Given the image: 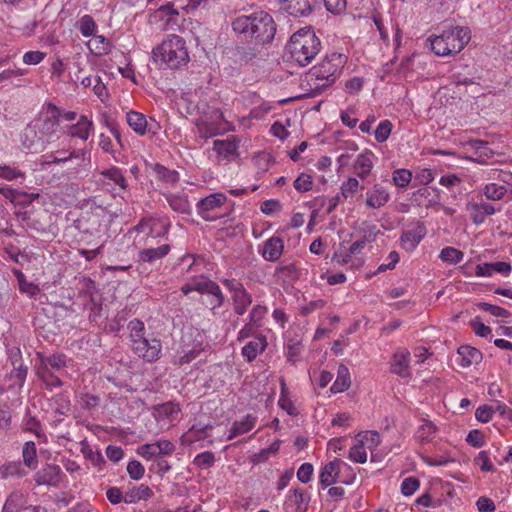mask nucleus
Listing matches in <instances>:
<instances>
[{
	"instance_id": "nucleus-14",
	"label": "nucleus",
	"mask_w": 512,
	"mask_h": 512,
	"mask_svg": "<svg viewBox=\"0 0 512 512\" xmlns=\"http://www.w3.org/2000/svg\"><path fill=\"white\" fill-rule=\"evenodd\" d=\"M427 233L424 223L417 222L413 229L404 231L401 235V246L406 251H413Z\"/></svg>"
},
{
	"instance_id": "nucleus-37",
	"label": "nucleus",
	"mask_w": 512,
	"mask_h": 512,
	"mask_svg": "<svg viewBox=\"0 0 512 512\" xmlns=\"http://www.w3.org/2000/svg\"><path fill=\"white\" fill-rule=\"evenodd\" d=\"M22 456L24 464L30 469H35L37 467V452L36 445L33 441H27L22 449Z\"/></svg>"
},
{
	"instance_id": "nucleus-21",
	"label": "nucleus",
	"mask_w": 512,
	"mask_h": 512,
	"mask_svg": "<svg viewBox=\"0 0 512 512\" xmlns=\"http://www.w3.org/2000/svg\"><path fill=\"white\" fill-rule=\"evenodd\" d=\"M267 347V340L264 335H258L254 340L249 341L242 348V355L248 362H252L256 359L258 354L264 352Z\"/></svg>"
},
{
	"instance_id": "nucleus-62",
	"label": "nucleus",
	"mask_w": 512,
	"mask_h": 512,
	"mask_svg": "<svg viewBox=\"0 0 512 512\" xmlns=\"http://www.w3.org/2000/svg\"><path fill=\"white\" fill-rule=\"evenodd\" d=\"M312 474H313L312 464L303 463L297 471V478L302 483H308L311 480Z\"/></svg>"
},
{
	"instance_id": "nucleus-23",
	"label": "nucleus",
	"mask_w": 512,
	"mask_h": 512,
	"mask_svg": "<svg viewBox=\"0 0 512 512\" xmlns=\"http://www.w3.org/2000/svg\"><path fill=\"white\" fill-rule=\"evenodd\" d=\"M238 147L239 142L234 136L213 142V149L225 159H230L231 156L235 155Z\"/></svg>"
},
{
	"instance_id": "nucleus-59",
	"label": "nucleus",
	"mask_w": 512,
	"mask_h": 512,
	"mask_svg": "<svg viewBox=\"0 0 512 512\" xmlns=\"http://www.w3.org/2000/svg\"><path fill=\"white\" fill-rule=\"evenodd\" d=\"M466 441L475 448H480L485 443L484 435L478 429L471 430L466 437Z\"/></svg>"
},
{
	"instance_id": "nucleus-60",
	"label": "nucleus",
	"mask_w": 512,
	"mask_h": 512,
	"mask_svg": "<svg viewBox=\"0 0 512 512\" xmlns=\"http://www.w3.org/2000/svg\"><path fill=\"white\" fill-rule=\"evenodd\" d=\"M493 413V406L483 405L476 409L475 417L478 421L487 423L491 420Z\"/></svg>"
},
{
	"instance_id": "nucleus-44",
	"label": "nucleus",
	"mask_w": 512,
	"mask_h": 512,
	"mask_svg": "<svg viewBox=\"0 0 512 512\" xmlns=\"http://www.w3.org/2000/svg\"><path fill=\"white\" fill-rule=\"evenodd\" d=\"M467 145L475 151L478 156L481 157H491L494 152L489 147L488 142L479 139H472L467 142Z\"/></svg>"
},
{
	"instance_id": "nucleus-6",
	"label": "nucleus",
	"mask_w": 512,
	"mask_h": 512,
	"mask_svg": "<svg viewBox=\"0 0 512 512\" xmlns=\"http://www.w3.org/2000/svg\"><path fill=\"white\" fill-rule=\"evenodd\" d=\"M155 63L169 69H179L189 62L185 40L178 35H170L152 51Z\"/></svg>"
},
{
	"instance_id": "nucleus-39",
	"label": "nucleus",
	"mask_w": 512,
	"mask_h": 512,
	"mask_svg": "<svg viewBox=\"0 0 512 512\" xmlns=\"http://www.w3.org/2000/svg\"><path fill=\"white\" fill-rule=\"evenodd\" d=\"M482 193L485 197L492 201L501 200L507 193V188L503 185L490 183L483 187Z\"/></svg>"
},
{
	"instance_id": "nucleus-58",
	"label": "nucleus",
	"mask_w": 512,
	"mask_h": 512,
	"mask_svg": "<svg viewBox=\"0 0 512 512\" xmlns=\"http://www.w3.org/2000/svg\"><path fill=\"white\" fill-rule=\"evenodd\" d=\"M157 447L159 457L170 455L175 451V445L167 439H160L154 442Z\"/></svg>"
},
{
	"instance_id": "nucleus-54",
	"label": "nucleus",
	"mask_w": 512,
	"mask_h": 512,
	"mask_svg": "<svg viewBox=\"0 0 512 512\" xmlns=\"http://www.w3.org/2000/svg\"><path fill=\"white\" fill-rule=\"evenodd\" d=\"M326 10L332 14H341L346 10L347 0H322Z\"/></svg>"
},
{
	"instance_id": "nucleus-7",
	"label": "nucleus",
	"mask_w": 512,
	"mask_h": 512,
	"mask_svg": "<svg viewBox=\"0 0 512 512\" xmlns=\"http://www.w3.org/2000/svg\"><path fill=\"white\" fill-rule=\"evenodd\" d=\"M222 283L231 292L234 312L237 315H244L252 303V295L245 289L244 285L236 279H223Z\"/></svg>"
},
{
	"instance_id": "nucleus-31",
	"label": "nucleus",
	"mask_w": 512,
	"mask_h": 512,
	"mask_svg": "<svg viewBox=\"0 0 512 512\" xmlns=\"http://www.w3.org/2000/svg\"><path fill=\"white\" fill-rule=\"evenodd\" d=\"M255 426V418L251 415H246L243 420L235 421L229 430L227 439L232 440L233 438L249 432Z\"/></svg>"
},
{
	"instance_id": "nucleus-1",
	"label": "nucleus",
	"mask_w": 512,
	"mask_h": 512,
	"mask_svg": "<svg viewBox=\"0 0 512 512\" xmlns=\"http://www.w3.org/2000/svg\"><path fill=\"white\" fill-rule=\"evenodd\" d=\"M61 110L53 103H48L37 118L23 130L21 141L25 148L42 151L50 143L59 126Z\"/></svg>"
},
{
	"instance_id": "nucleus-26",
	"label": "nucleus",
	"mask_w": 512,
	"mask_h": 512,
	"mask_svg": "<svg viewBox=\"0 0 512 512\" xmlns=\"http://www.w3.org/2000/svg\"><path fill=\"white\" fill-rule=\"evenodd\" d=\"M170 250L171 246L169 244H163L156 248L143 249L139 252L138 256L143 262L153 263L167 256Z\"/></svg>"
},
{
	"instance_id": "nucleus-30",
	"label": "nucleus",
	"mask_w": 512,
	"mask_h": 512,
	"mask_svg": "<svg viewBox=\"0 0 512 512\" xmlns=\"http://www.w3.org/2000/svg\"><path fill=\"white\" fill-rule=\"evenodd\" d=\"M350 384L351 381L349 369L343 364L339 365L337 378L330 388L331 392L334 394L341 393L347 390L350 387Z\"/></svg>"
},
{
	"instance_id": "nucleus-33",
	"label": "nucleus",
	"mask_w": 512,
	"mask_h": 512,
	"mask_svg": "<svg viewBox=\"0 0 512 512\" xmlns=\"http://www.w3.org/2000/svg\"><path fill=\"white\" fill-rule=\"evenodd\" d=\"M166 201L168 202L169 206L176 212L182 213V214H190L191 213V207L190 203L186 196L179 195V194H166L165 195Z\"/></svg>"
},
{
	"instance_id": "nucleus-2",
	"label": "nucleus",
	"mask_w": 512,
	"mask_h": 512,
	"mask_svg": "<svg viewBox=\"0 0 512 512\" xmlns=\"http://www.w3.org/2000/svg\"><path fill=\"white\" fill-rule=\"evenodd\" d=\"M231 27L243 40L258 45L270 43L276 33L273 17L263 10L235 17L231 22Z\"/></svg>"
},
{
	"instance_id": "nucleus-55",
	"label": "nucleus",
	"mask_w": 512,
	"mask_h": 512,
	"mask_svg": "<svg viewBox=\"0 0 512 512\" xmlns=\"http://www.w3.org/2000/svg\"><path fill=\"white\" fill-rule=\"evenodd\" d=\"M137 453L141 457H143L147 460H150L153 458H155V460H156V459L160 458L157 453V447H156L155 443H147V444L139 446L137 448Z\"/></svg>"
},
{
	"instance_id": "nucleus-3",
	"label": "nucleus",
	"mask_w": 512,
	"mask_h": 512,
	"mask_svg": "<svg viewBox=\"0 0 512 512\" xmlns=\"http://www.w3.org/2000/svg\"><path fill=\"white\" fill-rule=\"evenodd\" d=\"M345 62L346 58L343 54L332 53L311 68L305 77V81L310 88V94L313 96L320 94L332 85L340 76Z\"/></svg>"
},
{
	"instance_id": "nucleus-41",
	"label": "nucleus",
	"mask_w": 512,
	"mask_h": 512,
	"mask_svg": "<svg viewBox=\"0 0 512 512\" xmlns=\"http://www.w3.org/2000/svg\"><path fill=\"white\" fill-rule=\"evenodd\" d=\"M428 41H430L432 51L438 56H449L451 55V50H449L447 46V42L445 41L442 34L429 37Z\"/></svg>"
},
{
	"instance_id": "nucleus-45",
	"label": "nucleus",
	"mask_w": 512,
	"mask_h": 512,
	"mask_svg": "<svg viewBox=\"0 0 512 512\" xmlns=\"http://www.w3.org/2000/svg\"><path fill=\"white\" fill-rule=\"evenodd\" d=\"M437 428L430 421H424L422 425L418 428L416 432V437L421 442H429L432 439V436L435 434Z\"/></svg>"
},
{
	"instance_id": "nucleus-5",
	"label": "nucleus",
	"mask_w": 512,
	"mask_h": 512,
	"mask_svg": "<svg viewBox=\"0 0 512 512\" xmlns=\"http://www.w3.org/2000/svg\"><path fill=\"white\" fill-rule=\"evenodd\" d=\"M127 328L133 352L147 362H156L162 354L160 339L153 335H146L144 323L139 319L131 320Z\"/></svg>"
},
{
	"instance_id": "nucleus-42",
	"label": "nucleus",
	"mask_w": 512,
	"mask_h": 512,
	"mask_svg": "<svg viewBox=\"0 0 512 512\" xmlns=\"http://www.w3.org/2000/svg\"><path fill=\"white\" fill-rule=\"evenodd\" d=\"M84 37H90L94 34L97 26L94 19L90 15L82 16L76 24Z\"/></svg>"
},
{
	"instance_id": "nucleus-53",
	"label": "nucleus",
	"mask_w": 512,
	"mask_h": 512,
	"mask_svg": "<svg viewBox=\"0 0 512 512\" xmlns=\"http://www.w3.org/2000/svg\"><path fill=\"white\" fill-rule=\"evenodd\" d=\"M215 462V456L213 452L206 451L198 454L193 463L201 469H206L211 467Z\"/></svg>"
},
{
	"instance_id": "nucleus-4",
	"label": "nucleus",
	"mask_w": 512,
	"mask_h": 512,
	"mask_svg": "<svg viewBox=\"0 0 512 512\" xmlns=\"http://www.w3.org/2000/svg\"><path fill=\"white\" fill-rule=\"evenodd\" d=\"M320 49L321 41L311 27L296 31L286 46L290 59L301 67L310 64Z\"/></svg>"
},
{
	"instance_id": "nucleus-40",
	"label": "nucleus",
	"mask_w": 512,
	"mask_h": 512,
	"mask_svg": "<svg viewBox=\"0 0 512 512\" xmlns=\"http://www.w3.org/2000/svg\"><path fill=\"white\" fill-rule=\"evenodd\" d=\"M51 405L59 415H66L70 411V400L64 393L56 394L51 398Z\"/></svg>"
},
{
	"instance_id": "nucleus-49",
	"label": "nucleus",
	"mask_w": 512,
	"mask_h": 512,
	"mask_svg": "<svg viewBox=\"0 0 512 512\" xmlns=\"http://www.w3.org/2000/svg\"><path fill=\"white\" fill-rule=\"evenodd\" d=\"M477 306L480 310L489 312L495 317L508 318L511 315L508 310L487 302H479Z\"/></svg>"
},
{
	"instance_id": "nucleus-32",
	"label": "nucleus",
	"mask_w": 512,
	"mask_h": 512,
	"mask_svg": "<svg viewBox=\"0 0 512 512\" xmlns=\"http://www.w3.org/2000/svg\"><path fill=\"white\" fill-rule=\"evenodd\" d=\"M87 47L90 52L96 56L106 55L111 50L109 40L102 35L94 36L91 40L88 41Z\"/></svg>"
},
{
	"instance_id": "nucleus-47",
	"label": "nucleus",
	"mask_w": 512,
	"mask_h": 512,
	"mask_svg": "<svg viewBox=\"0 0 512 512\" xmlns=\"http://www.w3.org/2000/svg\"><path fill=\"white\" fill-rule=\"evenodd\" d=\"M372 161L369 156L360 154L356 160L357 174L361 178H365L371 171Z\"/></svg>"
},
{
	"instance_id": "nucleus-38",
	"label": "nucleus",
	"mask_w": 512,
	"mask_h": 512,
	"mask_svg": "<svg viewBox=\"0 0 512 512\" xmlns=\"http://www.w3.org/2000/svg\"><path fill=\"white\" fill-rule=\"evenodd\" d=\"M180 412L178 404L166 402L155 407V413L158 418L174 420L175 416Z\"/></svg>"
},
{
	"instance_id": "nucleus-19",
	"label": "nucleus",
	"mask_w": 512,
	"mask_h": 512,
	"mask_svg": "<svg viewBox=\"0 0 512 512\" xmlns=\"http://www.w3.org/2000/svg\"><path fill=\"white\" fill-rule=\"evenodd\" d=\"M309 498L300 489H294L286 498V512H306Z\"/></svg>"
},
{
	"instance_id": "nucleus-24",
	"label": "nucleus",
	"mask_w": 512,
	"mask_h": 512,
	"mask_svg": "<svg viewBox=\"0 0 512 512\" xmlns=\"http://www.w3.org/2000/svg\"><path fill=\"white\" fill-rule=\"evenodd\" d=\"M283 252V241L279 237L268 239L263 247L262 256L265 260L276 261Z\"/></svg>"
},
{
	"instance_id": "nucleus-15",
	"label": "nucleus",
	"mask_w": 512,
	"mask_h": 512,
	"mask_svg": "<svg viewBox=\"0 0 512 512\" xmlns=\"http://www.w3.org/2000/svg\"><path fill=\"white\" fill-rule=\"evenodd\" d=\"M466 210L469 212L472 222L476 225L484 223L488 216L493 215L496 209L491 204L481 200L480 202H468Z\"/></svg>"
},
{
	"instance_id": "nucleus-27",
	"label": "nucleus",
	"mask_w": 512,
	"mask_h": 512,
	"mask_svg": "<svg viewBox=\"0 0 512 512\" xmlns=\"http://www.w3.org/2000/svg\"><path fill=\"white\" fill-rule=\"evenodd\" d=\"M390 195L387 189L376 184L371 193L368 194L366 204L371 208H380L389 201Z\"/></svg>"
},
{
	"instance_id": "nucleus-34",
	"label": "nucleus",
	"mask_w": 512,
	"mask_h": 512,
	"mask_svg": "<svg viewBox=\"0 0 512 512\" xmlns=\"http://www.w3.org/2000/svg\"><path fill=\"white\" fill-rule=\"evenodd\" d=\"M152 495L153 491L147 485L141 484L138 487L130 489L126 493L124 496V502L132 504L140 500H147L152 497Z\"/></svg>"
},
{
	"instance_id": "nucleus-20",
	"label": "nucleus",
	"mask_w": 512,
	"mask_h": 512,
	"mask_svg": "<svg viewBox=\"0 0 512 512\" xmlns=\"http://www.w3.org/2000/svg\"><path fill=\"white\" fill-rule=\"evenodd\" d=\"M10 359L13 365L10 378L15 379L17 381L16 384L21 388L26 380L28 368L22 363L19 349L11 350Z\"/></svg>"
},
{
	"instance_id": "nucleus-48",
	"label": "nucleus",
	"mask_w": 512,
	"mask_h": 512,
	"mask_svg": "<svg viewBox=\"0 0 512 512\" xmlns=\"http://www.w3.org/2000/svg\"><path fill=\"white\" fill-rule=\"evenodd\" d=\"M392 127L391 121H381L374 132L375 139L380 143L385 142L391 134Z\"/></svg>"
},
{
	"instance_id": "nucleus-16",
	"label": "nucleus",
	"mask_w": 512,
	"mask_h": 512,
	"mask_svg": "<svg viewBox=\"0 0 512 512\" xmlns=\"http://www.w3.org/2000/svg\"><path fill=\"white\" fill-rule=\"evenodd\" d=\"M99 174L101 176L99 182L103 186H108L111 183H113L114 185L118 186L121 190H127L128 182L120 168L112 166L108 169L102 170Z\"/></svg>"
},
{
	"instance_id": "nucleus-36",
	"label": "nucleus",
	"mask_w": 512,
	"mask_h": 512,
	"mask_svg": "<svg viewBox=\"0 0 512 512\" xmlns=\"http://www.w3.org/2000/svg\"><path fill=\"white\" fill-rule=\"evenodd\" d=\"M153 171L158 180L174 185L179 181V173L176 170H170L161 164H155Z\"/></svg>"
},
{
	"instance_id": "nucleus-35",
	"label": "nucleus",
	"mask_w": 512,
	"mask_h": 512,
	"mask_svg": "<svg viewBox=\"0 0 512 512\" xmlns=\"http://www.w3.org/2000/svg\"><path fill=\"white\" fill-rule=\"evenodd\" d=\"M126 120L128 125L137 133L140 135H144L147 130V120L144 114L136 112V111H129L126 114Z\"/></svg>"
},
{
	"instance_id": "nucleus-63",
	"label": "nucleus",
	"mask_w": 512,
	"mask_h": 512,
	"mask_svg": "<svg viewBox=\"0 0 512 512\" xmlns=\"http://www.w3.org/2000/svg\"><path fill=\"white\" fill-rule=\"evenodd\" d=\"M45 56L46 54L41 51H28L23 55V62L27 65H37Z\"/></svg>"
},
{
	"instance_id": "nucleus-8",
	"label": "nucleus",
	"mask_w": 512,
	"mask_h": 512,
	"mask_svg": "<svg viewBox=\"0 0 512 512\" xmlns=\"http://www.w3.org/2000/svg\"><path fill=\"white\" fill-rule=\"evenodd\" d=\"M227 201V197L223 193H214L205 198H202L196 204V210L198 215L205 221H215L220 218L218 215H212L211 213L216 211Z\"/></svg>"
},
{
	"instance_id": "nucleus-51",
	"label": "nucleus",
	"mask_w": 512,
	"mask_h": 512,
	"mask_svg": "<svg viewBox=\"0 0 512 512\" xmlns=\"http://www.w3.org/2000/svg\"><path fill=\"white\" fill-rule=\"evenodd\" d=\"M412 179V173L407 169H397L393 172V182L400 188L406 187Z\"/></svg>"
},
{
	"instance_id": "nucleus-28",
	"label": "nucleus",
	"mask_w": 512,
	"mask_h": 512,
	"mask_svg": "<svg viewBox=\"0 0 512 512\" xmlns=\"http://www.w3.org/2000/svg\"><path fill=\"white\" fill-rule=\"evenodd\" d=\"M35 372L37 377L41 380L47 390L52 391L54 388L63 386L62 380L55 374L56 372L49 371L44 368L36 367Z\"/></svg>"
},
{
	"instance_id": "nucleus-43",
	"label": "nucleus",
	"mask_w": 512,
	"mask_h": 512,
	"mask_svg": "<svg viewBox=\"0 0 512 512\" xmlns=\"http://www.w3.org/2000/svg\"><path fill=\"white\" fill-rule=\"evenodd\" d=\"M439 257L443 262L457 264L462 261L464 254L454 247H445L441 250Z\"/></svg>"
},
{
	"instance_id": "nucleus-12",
	"label": "nucleus",
	"mask_w": 512,
	"mask_h": 512,
	"mask_svg": "<svg viewBox=\"0 0 512 512\" xmlns=\"http://www.w3.org/2000/svg\"><path fill=\"white\" fill-rule=\"evenodd\" d=\"M62 470L59 465L46 464L34 475V480L38 486H58L62 480Z\"/></svg>"
},
{
	"instance_id": "nucleus-29",
	"label": "nucleus",
	"mask_w": 512,
	"mask_h": 512,
	"mask_svg": "<svg viewBox=\"0 0 512 512\" xmlns=\"http://www.w3.org/2000/svg\"><path fill=\"white\" fill-rule=\"evenodd\" d=\"M458 354L461 357L462 367H469L481 362L482 360V353L478 349L468 345L459 347Z\"/></svg>"
},
{
	"instance_id": "nucleus-9",
	"label": "nucleus",
	"mask_w": 512,
	"mask_h": 512,
	"mask_svg": "<svg viewBox=\"0 0 512 512\" xmlns=\"http://www.w3.org/2000/svg\"><path fill=\"white\" fill-rule=\"evenodd\" d=\"M194 288H196V291L200 294H207L212 296L210 301L212 310H215L216 308H219L223 305L225 300L224 294L220 286L213 280L204 276L195 278Z\"/></svg>"
},
{
	"instance_id": "nucleus-46",
	"label": "nucleus",
	"mask_w": 512,
	"mask_h": 512,
	"mask_svg": "<svg viewBox=\"0 0 512 512\" xmlns=\"http://www.w3.org/2000/svg\"><path fill=\"white\" fill-rule=\"evenodd\" d=\"M349 458L356 463H365L367 460V453L363 440L359 439L358 442L351 447L349 451Z\"/></svg>"
},
{
	"instance_id": "nucleus-10",
	"label": "nucleus",
	"mask_w": 512,
	"mask_h": 512,
	"mask_svg": "<svg viewBox=\"0 0 512 512\" xmlns=\"http://www.w3.org/2000/svg\"><path fill=\"white\" fill-rule=\"evenodd\" d=\"M280 9L293 17H306L320 5V0H278Z\"/></svg>"
},
{
	"instance_id": "nucleus-18",
	"label": "nucleus",
	"mask_w": 512,
	"mask_h": 512,
	"mask_svg": "<svg viewBox=\"0 0 512 512\" xmlns=\"http://www.w3.org/2000/svg\"><path fill=\"white\" fill-rule=\"evenodd\" d=\"M409 358L410 352L406 349L395 352L391 363V372L400 377H409L411 375Z\"/></svg>"
},
{
	"instance_id": "nucleus-50",
	"label": "nucleus",
	"mask_w": 512,
	"mask_h": 512,
	"mask_svg": "<svg viewBox=\"0 0 512 512\" xmlns=\"http://www.w3.org/2000/svg\"><path fill=\"white\" fill-rule=\"evenodd\" d=\"M357 437H360V439L363 440L364 445L370 450L376 448L381 442L380 434L377 431L360 433Z\"/></svg>"
},
{
	"instance_id": "nucleus-57",
	"label": "nucleus",
	"mask_w": 512,
	"mask_h": 512,
	"mask_svg": "<svg viewBox=\"0 0 512 512\" xmlns=\"http://www.w3.org/2000/svg\"><path fill=\"white\" fill-rule=\"evenodd\" d=\"M127 472L132 479L139 480L143 477L145 469L139 461L132 460L127 465Z\"/></svg>"
},
{
	"instance_id": "nucleus-64",
	"label": "nucleus",
	"mask_w": 512,
	"mask_h": 512,
	"mask_svg": "<svg viewBox=\"0 0 512 512\" xmlns=\"http://www.w3.org/2000/svg\"><path fill=\"white\" fill-rule=\"evenodd\" d=\"M281 209H282L281 203L278 200H274V199L266 200L260 206L261 212H263L264 214H267V215L273 214L275 212H279V211H281Z\"/></svg>"
},
{
	"instance_id": "nucleus-56",
	"label": "nucleus",
	"mask_w": 512,
	"mask_h": 512,
	"mask_svg": "<svg viewBox=\"0 0 512 512\" xmlns=\"http://www.w3.org/2000/svg\"><path fill=\"white\" fill-rule=\"evenodd\" d=\"M420 482L416 477H407L402 481L401 492L405 496L412 495L418 488Z\"/></svg>"
},
{
	"instance_id": "nucleus-52",
	"label": "nucleus",
	"mask_w": 512,
	"mask_h": 512,
	"mask_svg": "<svg viewBox=\"0 0 512 512\" xmlns=\"http://www.w3.org/2000/svg\"><path fill=\"white\" fill-rule=\"evenodd\" d=\"M312 177L308 174L301 173L294 181V188L301 193L308 192L312 189Z\"/></svg>"
},
{
	"instance_id": "nucleus-22",
	"label": "nucleus",
	"mask_w": 512,
	"mask_h": 512,
	"mask_svg": "<svg viewBox=\"0 0 512 512\" xmlns=\"http://www.w3.org/2000/svg\"><path fill=\"white\" fill-rule=\"evenodd\" d=\"M342 463L340 459H334L327 463L320 473V484L326 488L337 481L339 475V465Z\"/></svg>"
},
{
	"instance_id": "nucleus-13",
	"label": "nucleus",
	"mask_w": 512,
	"mask_h": 512,
	"mask_svg": "<svg viewBox=\"0 0 512 512\" xmlns=\"http://www.w3.org/2000/svg\"><path fill=\"white\" fill-rule=\"evenodd\" d=\"M170 224L163 223L160 219L144 218L134 227L137 232H147L152 237H165L168 235Z\"/></svg>"
},
{
	"instance_id": "nucleus-25",
	"label": "nucleus",
	"mask_w": 512,
	"mask_h": 512,
	"mask_svg": "<svg viewBox=\"0 0 512 512\" xmlns=\"http://www.w3.org/2000/svg\"><path fill=\"white\" fill-rule=\"evenodd\" d=\"M93 129V122L89 120L85 115H81L78 122L69 126L68 135L71 137H77L82 140H87L90 131Z\"/></svg>"
},
{
	"instance_id": "nucleus-61",
	"label": "nucleus",
	"mask_w": 512,
	"mask_h": 512,
	"mask_svg": "<svg viewBox=\"0 0 512 512\" xmlns=\"http://www.w3.org/2000/svg\"><path fill=\"white\" fill-rule=\"evenodd\" d=\"M359 182L356 178H349L341 186V192L344 198L352 196L358 189Z\"/></svg>"
},
{
	"instance_id": "nucleus-11",
	"label": "nucleus",
	"mask_w": 512,
	"mask_h": 512,
	"mask_svg": "<svg viewBox=\"0 0 512 512\" xmlns=\"http://www.w3.org/2000/svg\"><path fill=\"white\" fill-rule=\"evenodd\" d=\"M451 55L459 53L471 39L468 27H455L442 33Z\"/></svg>"
},
{
	"instance_id": "nucleus-17",
	"label": "nucleus",
	"mask_w": 512,
	"mask_h": 512,
	"mask_svg": "<svg viewBox=\"0 0 512 512\" xmlns=\"http://www.w3.org/2000/svg\"><path fill=\"white\" fill-rule=\"evenodd\" d=\"M38 357L39 362L36 367L58 372L67 366V356L63 353L56 352L48 356L39 353Z\"/></svg>"
}]
</instances>
